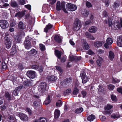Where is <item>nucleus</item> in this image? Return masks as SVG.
Wrapping results in <instances>:
<instances>
[{
  "mask_svg": "<svg viewBox=\"0 0 122 122\" xmlns=\"http://www.w3.org/2000/svg\"><path fill=\"white\" fill-rule=\"evenodd\" d=\"M62 104V102L60 100L57 102L56 103V106L58 107H60Z\"/></svg>",
  "mask_w": 122,
  "mask_h": 122,
  "instance_id": "obj_39",
  "label": "nucleus"
},
{
  "mask_svg": "<svg viewBox=\"0 0 122 122\" xmlns=\"http://www.w3.org/2000/svg\"><path fill=\"white\" fill-rule=\"evenodd\" d=\"M39 46L41 50L42 51H44L45 49V48L43 44H40Z\"/></svg>",
  "mask_w": 122,
  "mask_h": 122,
  "instance_id": "obj_41",
  "label": "nucleus"
},
{
  "mask_svg": "<svg viewBox=\"0 0 122 122\" xmlns=\"http://www.w3.org/2000/svg\"><path fill=\"white\" fill-rule=\"evenodd\" d=\"M0 25L2 28L5 29L8 27L9 24L6 20H0Z\"/></svg>",
  "mask_w": 122,
  "mask_h": 122,
  "instance_id": "obj_5",
  "label": "nucleus"
},
{
  "mask_svg": "<svg viewBox=\"0 0 122 122\" xmlns=\"http://www.w3.org/2000/svg\"><path fill=\"white\" fill-rule=\"evenodd\" d=\"M82 25L80 21L78 19H76L74 22V30L76 31H78L81 27Z\"/></svg>",
  "mask_w": 122,
  "mask_h": 122,
  "instance_id": "obj_2",
  "label": "nucleus"
},
{
  "mask_svg": "<svg viewBox=\"0 0 122 122\" xmlns=\"http://www.w3.org/2000/svg\"><path fill=\"white\" fill-rule=\"evenodd\" d=\"M80 84L78 82H76L75 84V86L73 90V93L74 95H77L79 93V90L77 88L79 86Z\"/></svg>",
  "mask_w": 122,
  "mask_h": 122,
  "instance_id": "obj_15",
  "label": "nucleus"
},
{
  "mask_svg": "<svg viewBox=\"0 0 122 122\" xmlns=\"http://www.w3.org/2000/svg\"><path fill=\"white\" fill-rule=\"evenodd\" d=\"M113 42V40L111 38H108L106 40L105 43L104 44V46L105 48L108 49L109 48V45L112 44Z\"/></svg>",
  "mask_w": 122,
  "mask_h": 122,
  "instance_id": "obj_4",
  "label": "nucleus"
},
{
  "mask_svg": "<svg viewBox=\"0 0 122 122\" xmlns=\"http://www.w3.org/2000/svg\"><path fill=\"white\" fill-rule=\"evenodd\" d=\"M97 30V27L95 26H92L89 28L88 31L91 33H94L96 32Z\"/></svg>",
  "mask_w": 122,
  "mask_h": 122,
  "instance_id": "obj_17",
  "label": "nucleus"
},
{
  "mask_svg": "<svg viewBox=\"0 0 122 122\" xmlns=\"http://www.w3.org/2000/svg\"><path fill=\"white\" fill-rule=\"evenodd\" d=\"M5 44L6 48L8 49L10 48L11 46V42L9 39L7 37H4Z\"/></svg>",
  "mask_w": 122,
  "mask_h": 122,
  "instance_id": "obj_11",
  "label": "nucleus"
},
{
  "mask_svg": "<svg viewBox=\"0 0 122 122\" xmlns=\"http://www.w3.org/2000/svg\"><path fill=\"white\" fill-rule=\"evenodd\" d=\"M53 27V25L50 24H48L45 27L44 30V32L46 33L48 32V31Z\"/></svg>",
  "mask_w": 122,
  "mask_h": 122,
  "instance_id": "obj_19",
  "label": "nucleus"
},
{
  "mask_svg": "<svg viewBox=\"0 0 122 122\" xmlns=\"http://www.w3.org/2000/svg\"><path fill=\"white\" fill-rule=\"evenodd\" d=\"M38 102H34L33 104V106L35 108L37 107L38 106Z\"/></svg>",
  "mask_w": 122,
  "mask_h": 122,
  "instance_id": "obj_58",
  "label": "nucleus"
},
{
  "mask_svg": "<svg viewBox=\"0 0 122 122\" xmlns=\"http://www.w3.org/2000/svg\"><path fill=\"white\" fill-rule=\"evenodd\" d=\"M48 1L50 3L53 4L56 2V0H48Z\"/></svg>",
  "mask_w": 122,
  "mask_h": 122,
  "instance_id": "obj_62",
  "label": "nucleus"
},
{
  "mask_svg": "<svg viewBox=\"0 0 122 122\" xmlns=\"http://www.w3.org/2000/svg\"><path fill=\"white\" fill-rule=\"evenodd\" d=\"M26 10H25L21 12H19L16 14L15 17L21 18L25 15V12H26Z\"/></svg>",
  "mask_w": 122,
  "mask_h": 122,
  "instance_id": "obj_14",
  "label": "nucleus"
},
{
  "mask_svg": "<svg viewBox=\"0 0 122 122\" xmlns=\"http://www.w3.org/2000/svg\"><path fill=\"white\" fill-rule=\"evenodd\" d=\"M31 67L32 69L36 70L39 67L37 65H33L31 66Z\"/></svg>",
  "mask_w": 122,
  "mask_h": 122,
  "instance_id": "obj_51",
  "label": "nucleus"
},
{
  "mask_svg": "<svg viewBox=\"0 0 122 122\" xmlns=\"http://www.w3.org/2000/svg\"><path fill=\"white\" fill-rule=\"evenodd\" d=\"M50 96H48L44 102V103L45 105H47L50 103Z\"/></svg>",
  "mask_w": 122,
  "mask_h": 122,
  "instance_id": "obj_29",
  "label": "nucleus"
},
{
  "mask_svg": "<svg viewBox=\"0 0 122 122\" xmlns=\"http://www.w3.org/2000/svg\"><path fill=\"white\" fill-rule=\"evenodd\" d=\"M16 115L19 116L20 118L22 120L27 121L28 119L27 116L22 113L17 112L16 113Z\"/></svg>",
  "mask_w": 122,
  "mask_h": 122,
  "instance_id": "obj_10",
  "label": "nucleus"
},
{
  "mask_svg": "<svg viewBox=\"0 0 122 122\" xmlns=\"http://www.w3.org/2000/svg\"><path fill=\"white\" fill-rule=\"evenodd\" d=\"M55 68L57 71H58L61 73L62 74L63 73V70L60 67L56 66L55 67Z\"/></svg>",
  "mask_w": 122,
  "mask_h": 122,
  "instance_id": "obj_36",
  "label": "nucleus"
},
{
  "mask_svg": "<svg viewBox=\"0 0 122 122\" xmlns=\"http://www.w3.org/2000/svg\"><path fill=\"white\" fill-rule=\"evenodd\" d=\"M114 57V55L113 52L111 51H109V54L108 57L110 60L112 61L113 60Z\"/></svg>",
  "mask_w": 122,
  "mask_h": 122,
  "instance_id": "obj_23",
  "label": "nucleus"
},
{
  "mask_svg": "<svg viewBox=\"0 0 122 122\" xmlns=\"http://www.w3.org/2000/svg\"><path fill=\"white\" fill-rule=\"evenodd\" d=\"M102 16L104 17H106L107 16V12L105 11H104L102 14Z\"/></svg>",
  "mask_w": 122,
  "mask_h": 122,
  "instance_id": "obj_59",
  "label": "nucleus"
},
{
  "mask_svg": "<svg viewBox=\"0 0 122 122\" xmlns=\"http://www.w3.org/2000/svg\"><path fill=\"white\" fill-rule=\"evenodd\" d=\"M18 68L20 70H22L24 69L23 67L21 64H20L18 65Z\"/></svg>",
  "mask_w": 122,
  "mask_h": 122,
  "instance_id": "obj_55",
  "label": "nucleus"
},
{
  "mask_svg": "<svg viewBox=\"0 0 122 122\" xmlns=\"http://www.w3.org/2000/svg\"><path fill=\"white\" fill-rule=\"evenodd\" d=\"M47 79L48 81L53 82L57 80V78L56 76H52L48 77Z\"/></svg>",
  "mask_w": 122,
  "mask_h": 122,
  "instance_id": "obj_13",
  "label": "nucleus"
},
{
  "mask_svg": "<svg viewBox=\"0 0 122 122\" xmlns=\"http://www.w3.org/2000/svg\"><path fill=\"white\" fill-rule=\"evenodd\" d=\"M95 118V117L94 115L92 114L89 116L87 118L88 120L92 121Z\"/></svg>",
  "mask_w": 122,
  "mask_h": 122,
  "instance_id": "obj_30",
  "label": "nucleus"
},
{
  "mask_svg": "<svg viewBox=\"0 0 122 122\" xmlns=\"http://www.w3.org/2000/svg\"><path fill=\"white\" fill-rule=\"evenodd\" d=\"M7 68V66L6 63L3 62L2 63V69L3 70H5Z\"/></svg>",
  "mask_w": 122,
  "mask_h": 122,
  "instance_id": "obj_42",
  "label": "nucleus"
},
{
  "mask_svg": "<svg viewBox=\"0 0 122 122\" xmlns=\"http://www.w3.org/2000/svg\"><path fill=\"white\" fill-rule=\"evenodd\" d=\"M25 7L27 8L30 10H31V5H25Z\"/></svg>",
  "mask_w": 122,
  "mask_h": 122,
  "instance_id": "obj_56",
  "label": "nucleus"
},
{
  "mask_svg": "<svg viewBox=\"0 0 122 122\" xmlns=\"http://www.w3.org/2000/svg\"><path fill=\"white\" fill-rule=\"evenodd\" d=\"M81 94L83 96V97H85L86 95V93L84 91H82L81 92Z\"/></svg>",
  "mask_w": 122,
  "mask_h": 122,
  "instance_id": "obj_60",
  "label": "nucleus"
},
{
  "mask_svg": "<svg viewBox=\"0 0 122 122\" xmlns=\"http://www.w3.org/2000/svg\"><path fill=\"white\" fill-rule=\"evenodd\" d=\"M71 89H68L66 90L64 92L65 94L66 95H68L69 93H71Z\"/></svg>",
  "mask_w": 122,
  "mask_h": 122,
  "instance_id": "obj_45",
  "label": "nucleus"
},
{
  "mask_svg": "<svg viewBox=\"0 0 122 122\" xmlns=\"http://www.w3.org/2000/svg\"><path fill=\"white\" fill-rule=\"evenodd\" d=\"M115 87V86L112 84H110L108 86V88L110 90H113Z\"/></svg>",
  "mask_w": 122,
  "mask_h": 122,
  "instance_id": "obj_43",
  "label": "nucleus"
},
{
  "mask_svg": "<svg viewBox=\"0 0 122 122\" xmlns=\"http://www.w3.org/2000/svg\"><path fill=\"white\" fill-rule=\"evenodd\" d=\"M111 98L112 100L114 102H116L117 101V98L115 95L112 94L111 95Z\"/></svg>",
  "mask_w": 122,
  "mask_h": 122,
  "instance_id": "obj_38",
  "label": "nucleus"
},
{
  "mask_svg": "<svg viewBox=\"0 0 122 122\" xmlns=\"http://www.w3.org/2000/svg\"><path fill=\"white\" fill-rule=\"evenodd\" d=\"M104 43V42L103 41H97L94 43V46L98 48L101 46Z\"/></svg>",
  "mask_w": 122,
  "mask_h": 122,
  "instance_id": "obj_18",
  "label": "nucleus"
},
{
  "mask_svg": "<svg viewBox=\"0 0 122 122\" xmlns=\"http://www.w3.org/2000/svg\"><path fill=\"white\" fill-rule=\"evenodd\" d=\"M21 38L20 36H18L16 37L15 40V42L16 43H20L21 41Z\"/></svg>",
  "mask_w": 122,
  "mask_h": 122,
  "instance_id": "obj_25",
  "label": "nucleus"
},
{
  "mask_svg": "<svg viewBox=\"0 0 122 122\" xmlns=\"http://www.w3.org/2000/svg\"><path fill=\"white\" fill-rule=\"evenodd\" d=\"M17 89V88H15L13 92V94L15 96H17L18 95L19 92L18 91Z\"/></svg>",
  "mask_w": 122,
  "mask_h": 122,
  "instance_id": "obj_46",
  "label": "nucleus"
},
{
  "mask_svg": "<svg viewBox=\"0 0 122 122\" xmlns=\"http://www.w3.org/2000/svg\"><path fill=\"white\" fill-rule=\"evenodd\" d=\"M17 52V50L15 46H13L11 52V54L13 55L15 54Z\"/></svg>",
  "mask_w": 122,
  "mask_h": 122,
  "instance_id": "obj_31",
  "label": "nucleus"
},
{
  "mask_svg": "<svg viewBox=\"0 0 122 122\" xmlns=\"http://www.w3.org/2000/svg\"><path fill=\"white\" fill-rule=\"evenodd\" d=\"M66 6V9L71 11H75L77 9V7L76 5L71 3H69L67 4Z\"/></svg>",
  "mask_w": 122,
  "mask_h": 122,
  "instance_id": "obj_8",
  "label": "nucleus"
},
{
  "mask_svg": "<svg viewBox=\"0 0 122 122\" xmlns=\"http://www.w3.org/2000/svg\"><path fill=\"white\" fill-rule=\"evenodd\" d=\"M120 23L119 21H116L114 22L115 25H116V26L118 28H120L121 27L122 28V18H120Z\"/></svg>",
  "mask_w": 122,
  "mask_h": 122,
  "instance_id": "obj_16",
  "label": "nucleus"
},
{
  "mask_svg": "<svg viewBox=\"0 0 122 122\" xmlns=\"http://www.w3.org/2000/svg\"><path fill=\"white\" fill-rule=\"evenodd\" d=\"M37 53V51L36 50L34 49L31 50L29 52V54L32 55L33 56L36 55Z\"/></svg>",
  "mask_w": 122,
  "mask_h": 122,
  "instance_id": "obj_26",
  "label": "nucleus"
},
{
  "mask_svg": "<svg viewBox=\"0 0 122 122\" xmlns=\"http://www.w3.org/2000/svg\"><path fill=\"white\" fill-rule=\"evenodd\" d=\"M29 40L30 39L29 36H27L26 39L24 41V45L25 48L27 49H29L32 47V45Z\"/></svg>",
  "mask_w": 122,
  "mask_h": 122,
  "instance_id": "obj_3",
  "label": "nucleus"
},
{
  "mask_svg": "<svg viewBox=\"0 0 122 122\" xmlns=\"http://www.w3.org/2000/svg\"><path fill=\"white\" fill-rule=\"evenodd\" d=\"M103 62V59L100 57H99L98 59L96 61L97 64L99 67L101 66V65Z\"/></svg>",
  "mask_w": 122,
  "mask_h": 122,
  "instance_id": "obj_20",
  "label": "nucleus"
},
{
  "mask_svg": "<svg viewBox=\"0 0 122 122\" xmlns=\"http://www.w3.org/2000/svg\"><path fill=\"white\" fill-rule=\"evenodd\" d=\"M65 3L64 2H63L61 3L60 2L58 1L56 4V9L58 11L62 10L65 12L67 13V12L65 8Z\"/></svg>",
  "mask_w": 122,
  "mask_h": 122,
  "instance_id": "obj_1",
  "label": "nucleus"
},
{
  "mask_svg": "<svg viewBox=\"0 0 122 122\" xmlns=\"http://www.w3.org/2000/svg\"><path fill=\"white\" fill-rule=\"evenodd\" d=\"M89 39H91L93 40H94L95 38L93 36L91 35H90V36L88 37V38Z\"/></svg>",
  "mask_w": 122,
  "mask_h": 122,
  "instance_id": "obj_64",
  "label": "nucleus"
},
{
  "mask_svg": "<svg viewBox=\"0 0 122 122\" xmlns=\"http://www.w3.org/2000/svg\"><path fill=\"white\" fill-rule=\"evenodd\" d=\"M119 3L118 2H115L114 3V5L115 8H117L119 7Z\"/></svg>",
  "mask_w": 122,
  "mask_h": 122,
  "instance_id": "obj_57",
  "label": "nucleus"
},
{
  "mask_svg": "<svg viewBox=\"0 0 122 122\" xmlns=\"http://www.w3.org/2000/svg\"><path fill=\"white\" fill-rule=\"evenodd\" d=\"M113 106L109 104H108L105 107V109L107 111L104 112V114H110L112 112V111L109 110L113 107Z\"/></svg>",
  "mask_w": 122,
  "mask_h": 122,
  "instance_id": "obj_6",
  "label": "nucleus"
},
{
  "mask_svg": "<svg viewBox=\"0 0 122 122\" xmlns=\"http://www.w3.org/2000/svg\"><path fill=\"white\" fill-rule=\"evenodd\" d=\"M18 27L19 29H23L25 28L24 27L23 23L21 21L19 22L18 25Z\"/></svg>",
  "mask_w": 122,
  "mask_h": 122,
  "instance_id": "obj_33",
  "label": "nucleus"
},
{
  "mask_svg": "<svg viewBox=\"0 0 122 122\" xmlns=\"http://www.w3.org/2000/svg\"><path fill=\"white\" fill-rule=\"evenodd\" d=\"M25 0H19V2L20 4L21 5H24L25 4Z\"/></svg>",
  "mask_w": 122,
  "mask_h": 122,
  "instance_id": "obj_54",
  "label": "nucleus"
},
{
  "mask_svg": "<svg viewBox=\"0 0 122 122\" xmlns=\"http://www.w3.org/2000/svg\"><path fill=\"white\" fill-rule=\"evenodd\" d=\"M47 6H48L47 5L45 4L44 5L43 7V11H44V12H47V9L46 8V7Z\"/></svg>",
  "mask_w": 122,
  "mask_h": 122,
  "instance_id": "obj_52",
  "label": "nucleus"
},
{
  "mask_svg": "<svg viewBox=\"0 0 122 122\" xmlns=\"http://www.w3.org/2000/svg\"><path fill=\"white\" fill-rule=\"evenodd\" d=\"M111 117L115 119L120 117V115H119V113H118L115 114H113L111 116Z\"/></svg>",
  "mask_w": 122,
  "mask_h": 122,
  "instance_id": "obj_34",
  "label": "nucleus"
},
{
  "mask_svg": "<svg viewBox=\"0 0 122 122\" xmlns=\"http://www.w3.org/2000/svg\"><path fill=\"white\" fill-rule=\"evenodd\" d=\"M46 86L47 84L46 83L41 82L40 83L38 88L39 91L41 92L44 91Z\"/></svg>",
  "mask_w": 122,
  "mask_h": 122,
  "instance_id": "obj_9",
  "label": "nucleus"
},
{
  "mask_svg": "<svg viewBox=\"0 0 122 122\" xmlns=\"http://www.w3.org/2000/svg\"><path fill=\"white\" fill-rule=\"evenodd\" d=\"M60 111L58 109L55 110L54 113V117L55 118H58L60 115Z\"/></svg>",
  "mask_w": 122,
  "mask_h": 122,
  "instance_id": "obj_24",
  "label": "nucleus"
},
{
  "mask_svg": "<svg viewBox=\"0 0 122 122\" xmlns=\"http://www.w3.org/2000/svg\"><path fill=\"white\" fill-rule=\"evenodd\" d=\"M86 6L88 8L91 7L92 6V4L88 1L86 2Z\"/></svg>",
  "mask_w": 122,
  "mask_h": 122,
  "instance_id": "obj_48",
  "label": "nucleus"
},
{
  "mask_svg": "<svg viewBox=\"0 0 122 122\" xmlns=\"http://www.w3.org/2000/svg\"><path fill=\"white\" fill-rule=\"evenodd\" d=\"M83 111V109L82 107H80L76 109L75 111L76 113L79 114L82 112Z\"/></svg>",
  "mask_w": 122,
  "mask_h": 122,
  "instance_id": "obj_32",
  "label": "nucleus"
},
{
  "mask_svg": "<svg viewBox=\"0 0 122 122\" xmlns=\"http://www.w3.org/2000/svg\"><path fill=\"white\" fill-rule=\"evenodd\" d=\"M80 76L82 80V83H86L89 80V78L85 73H83L80 74Z\"/></svg>",
  "mask_w": 122,
  "mask_h": 122,
  "instance_id": "obj_7",
  "label": "nucleus"
},
{
  "mask_svg": "<svg viewBox=\"0 0 122 122\" xmlns=\"http://www.w3.org/2000/svg\"><path fill=\"white\" fill-rule=\"evenodd\" d=\"M40 120H41L40 121L41 122H47V120L44 118H40Z\"/></svg>",
  "mask_w": 122,
  "mask_h": 122,
  "instance_id": "obj_63",
  "label": "nucleus"
},
{
  "mask_svg": "<svg viewBox=\"0 0 122 122\" xmlns=\"http://www.w3.org/2000/svg\"><path fill=\"white\" fill-rule=\"evenodd\" d=\"M54 39L56 42L59 43L61 42L62 41V39L57 35H55Z\"/></svg>",
  "mask_w": 122,
  "mask_h": 122,
  "instance_id": "obj_22",
  "label": "nucleus"
},
{
  "mask_svg": "<svg viewBox=\"0 0 122 122\" xmlns=\"http://www.w3.org/2000/svg\"><path fill=\"white\" fill-rule=\"evenodd\" d=\"M5 96L6 97L8 98V99L9 100L11 98V96L8 92H7L5 93Z\"/></svg>",
  "mask_w": 122,
  "mask_h": 122,
  "instance_id": "obj_47",
  "label": "nucleus"
},
{
  "mask_svg": "<svg viewBox=\"0 0 122 122\" xmlns=\"http://www.w3.org/2000/svg\"><path fill=\"white\" fill-rule=\"evenodd\" d=\"M117 42H122V36H120L118 37L117 39Z\"/></svg>",
  "mask_w": 122,
  "mask_h": 122,
  "instance_id": "obj_53",
  "label": "nucleus"
},
{
  "mask_svg": "<svg viewBox=\"0 0 122 122\" xmlns=\"http://www.w3.org/2000/svg\"><path fill=\"white\" fill-rule=\"evenodd\" d=\"M92 23V22L90 20L86 21L85 22V26H86L87 25L91 24Z\"/></svg>",
  "mask_w": 122,
  "mask_h": 122,
  "instance_id": "obj_50",
  "label": "nucleus"
},
{
  "mask_svg": "<svg viewBox=\"0 0 122 122\" xmlns=\"http://www.w3.org/2000/svg\"><path fill=\"white\" fill-rule=\"evenodd\" d=\"M112 81L113 83H118L120 82V80L116 78H113L112 79Z\"/></svg>",
  "mask_w": 122,
  "mask_h": 122,
  "instance_id": "obj_37",
  "label": "nucleus"
},
{
  "mask_svg": "<svg viewBox=\"0 0 122 122\" xmlns=\"http://www.w3.org/2000/svg\"><path fill=\"white\" fill-rule=\"evenodd\" d=\"M11 5L13 7H15L18 6V4L16 2L12 1L11 3Z\"/></svg>",
  "mask_w": 122,
  "mask_h": 122,
  "instance_id": "obj_35",
  "label": "nucleus"
},
{
  "mask_svg": "<svg viewBox=\"0 0 122 122\" xmlns=\"http://www.w3.org/2000/svg\"><path fill=\"white\" fill-rule=\"evenodd\" d=\"M16 21L13 19H11L10 21V25L12 27H14L16 25Z\"/></svg>",
  "mask_w": 122,
  "mask_h": 122,
  "instance_id": "obj_28",
  "label": "nucleus"
},
{
  "mask_svg": "<svg viewBox=\"0 0 122 122\" xmlns=\"http://www.w3.org/2000/svg\"><path fill=\"white\" fill-rule=\"evenodd\" d=\"M30 84V82L28 80L25 81L24 82V84L26 86H29Z\"/></svg>",
  "mask_w": 122,
  "mask_h": 122,
  "instance_id": "obj_44",
  "label": "nucleus"
},
{
  "mask_svg": "<svg viewBox=\"0 0 122 122\" xmlns=\"http://www.w3.org/2000/svg\"><path fill=\"white\" fill-rule=\"evenodd\" d=\"M27 76L30 78H33L35 77L36 76V73L35 71L30 70L28 71L27 73Z\"/></svg>",
  "mask_w": 122,
  "mask_h": 122,
  "instance_id": "obj_12",
  "label": "nucleus"
},
{
  "mask_svg": "<svg viewBox=\"0 0 122 122\" xmlns=\"http://www.w3.org/2000/svg\"><path fill=\"white\" fill-rule=\"evenodd\" d=\"M83 47L84 49L86 50H88L89 48V46L88 44L86 42H84L83 45Z\"/></svg>",
  "mask_w": 122,
  "mask_h": 122,
  "instance_id": "obj_27",
  "label": "nucleus"
},
{
  "mask_svg": "<svg viewBox=\"0 0 122 122\" xmlns=\"http://www.w3.org/2000/svg\"><path fill=\"white\" fill-rule=\"evenodd\" d=\"M104 3L105 4V6L107 7L109 6L110 3L109 0H105Z\"/></svg>",
  "mask_w": 122,
  "mask_h": 122,
  "instance_id": "obj_49",
  "label": "nucleus"
},
{
  "mask_svg": "<svg viewBox=\"0 0 122 122\" xmlns=\"http://www.w3.org/2000/svg\"><path fill=\"white\" fill-rule=\"evenodd\" d=\"M60 59L61 62H65L66 59L65 57H62L61 58H60Z\"/></svg>",
  "mask_w": 122,
  "mask_h": 122,
  "instance_id": "obj_61",
  "label": "nucleus"
},
{
  "mask_svg": "<svg viewBox=\"0 0 122 122\" xmlns=\"http://www.w3.org/2000/svg\"><path fill=\"white\" fill-rule=\"evenodd\" d=\"M99 88H98V91L99 92H102L104 90V88L102 87L101 85H100L99 86Z\"/></svg>",
  "mask_w": 122,
  "mask_h": 122,
  "instance_id": "obj_40",
  "label": "nucleus"
},
{
  "mask_svg": "<svg viewBox=\"0 0 122 122\" xmlns=\"http://www.w3.org/2000/svg\"><path fill=\"white\" fill-rule=\"evenodd\" d=\"M55 51L56 55L59 59H60L61 55L63 54L62 52L59 51L57 50H55Z\"/></svg>",
  "mask_w": 122,
  "mask_h": 122,
  "instance_id": "obj_21",
  "label": "nucleus"
}]
</instances>
